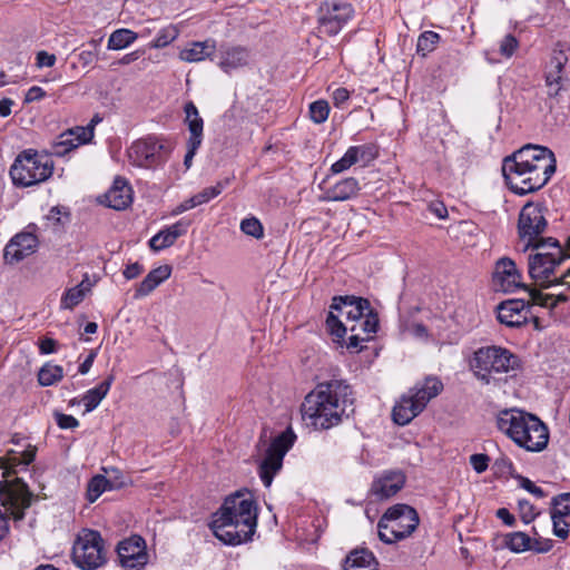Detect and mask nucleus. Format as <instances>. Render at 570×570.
Listing matches in <instances>:
<instances>
[{
  "label": "nucleus",
  "mask_w": 570,
  "mask_h": 570,
  "mask_svg": "<svg viewBox=\"0 0 570 570\" xmlns=\"http://www.w3.org/2000/svg\"><path fill=\"white\" fill-rule=\"evenodd\" d=\"M354 394L344 380H331L316 385L302 403V417L317 431L340 425L354 413Z\"/></svg>",
  "instance_id": "1"
},
{
  "label": "nucleus",
  "mask_w": 570,
  "mask_h": 570,
  "mask_svg": "<svg viewBox=\"0 0 570 570\" xmlns=\"http://www.w3.org/2000/svg\"><path fill=\"white\" fill-rule=\"evenodd\" d=\"M556 163L549 148L529 144L503 159L502 174L514 194L525 195L539 190L550 180Z\"/></svg>",
  "instance_id": "2"
},
{
  "label": "nucleus",
  "mask_w": 570,
  "mask_h": 570,
  "mask_svg": "<svg viewBox=\"0 0 570 570\" xmlns=\"http://www.w3.org/2000/svg\"><path fill=\"white\" fill-rule=\"evenodd\" d=\"M497 428L518 446L529 452H541L549 442L547 425L534 414L511 407L499 411Z\"/></svg>",
  "instance_id": "3"
},
{
  "label": "nucleus",
  "mask_w": 570,
  "mask_h": 570,
  "mask_svg": "<svg viewBox=\"0 0 570 570\" xmlns=\"http://www.w3.org/2000/svg\"><path fill=\"white\" fill-rule=\"evenodd\" d=\"M547 226L542 205L527 203L522 207L518 219V237L522 249H541L544 247L570 249V236H567L566 245L562 247L559 239L543 236Z\"/></svg>",
  "instance_id": "4"
},
{
  "label": "nucleus",
  "mask_w": 570,
  "mask_h": 570,
  "mask_svg": "<svg viewBox=\"0 0 570 570\" xmlns=\"http://www.w3.org/2000/svg\"><path fill=\"white\" fill-rule=\"evenodd\" d=\"M519 358L511 351L498 345L479 347L470 361L473 375L483 385L494 384L497 375L517 370Z\"/></svg>",
  "instance_id": "5"
},
{
  "label": "nucleus",
  "mask_w": 570,
  "mask_h": 570,
  "mask_svg": "<svg viewBox=\"0 0 570 570\" xmlns=\"http://www.w3.org/2000/svg\"><path fill=\"white\" fill-rule=\"evenodd\" d=\"M53 173V161L35 149L21 151L10 167V177L17 187H30L46 181Z\"/></svg>",
  "instance_id": "6"
},
{
  "label": "nucleus",
  "mask_w": 570,
  "mask_h": 570,
  "mask_svg": "<svg viewBox=\"0 0 570 570\" xmlns=\"http://www.w3.org/2000/svg\"><path fill=\"white\" fill-rule=\"evenodd\" d=\"M32 493L19 478L0 482V542L9 533L8 519L21 520L31 504Z\"/></svg>",
  "instance_id": "7"
},
{
  "label": "nucleus",
  "mask_w": 570,
  "mask_h": 570,
  "mask_svg": "<svg viewBox=\"0 0 570 570\" xmlns=\"http://www.w3.org/2000/svg\"><path fill=\"white\" fill-rule=\"evenodd\" d=\"M419 523V514L414 508L403 503L394 504L379 520V538L384 543H395L410 537Z\"/></svg>",
  "instance_id": "8"
},
{
  "label": "nucleus",
  "mask_w": 570,
  "mask_h": 570,
  "mask_svg": "<svg viewBox=\"0 0 570 570\" xmlns=\"http://www.w3.org/2000/svg\"><path fill=\"white\" fill-rule=\"evenodd\" d=\"M368 309H373L366 298L355 296H334L331 304V311L326 318V327L336 342L343 340L347 325L340 317L344 316L346 322L364 316Z\"/></svg>",
  "instance_id": "9"
},
{
  "label": "nucleus",
  "mask_w": 570,
  "mask_h": 570,
  "mask_svg": "<svg viewBox=\"0 0 570 570\" xmlns=\"http://www.w3.org/2000/svg\"><path fill=\"white\" fill-rule=\"evenodd\" d=\"M73 563L81 570H96L107 562L105 541L96 530H81L72 546Z\"/></svg>",
  "instance_id": "10"
},
{
  "label": "nucleus",
  "mask_w": 570,
  "mask_h": 570,
  "mask_svg": "<svg viewBox=\"0 0 570 570\" xmlns=\"http://www.w3.org/2000/svg\"><path fill=\"white\" fill-rule=\"evenodd\" d=\"M219 515L237 521L240 529L247 533H255L257 527V504L249 493L240 491L227 497L217 510Z\"/></svg>",
  "instance_id": "11"
},
{
  "label": "nucleus",
  "mask_w": 570,
  "mask_h": 570,
  "mask_svg": "<svg viewBox=\"0 0 570 570\" xmlns=\"http://www.w3.org/2000/svg\"><path fill=\"white\" fill-rule=\"evenodd\" d=\"M296 435L292 429H287L273 439L266 450V455L259 464L258 474L266 488H269L275 474L283 466V459L293 446Z\"/></svg>",
  "instance_id": "12"
},
{
  "label": "nucleus",
  "mask_w": 570,
  "mask_h": 570,
  "mask_svg": "<svg viewBox=\"0 0 570 570\" xmlns=\"http://www.w3.org/2000/svg\"><path fill=\"white\" fill-rule=\"evenodd\" d=\"M566 252H535L528 259L529 275L541 287L548 288L558 284L556 268L570 255Z\"/></svg>",
  "instance_id": "13"
},
{
  "label": "nucleus",
  "mask_w": 570,
  "mask_h": 570,
  "mask_svg": "<svg viewBox=\"0 0 570 570\" xmlns=\"http://www.w3.org/2000/svg\"><path fill=\"white\" fill-rule=\"evenodd\" d=\"M170 153L169 147L156 137H147L135 141L128 149L132 165L141 168H155L166 163Z\"/></svg>",
  "instance_id": "14"
},
{
  "label": "nucleus",
  "mask_w": 570,
  "mask_h": 570,
  "mask_svg": "<svg viewBox=\"0 0 570 570\" xmlns=\"http://www.w3.org/2000/svg\"><path fill=\"white\" fill-rule=\"evenodd\" d=\"M353 16L351 3L326 1L320 7L318 30L330 37L336 36Z\"/></svg>",
  "instance_id": "15"
},
{
  "label": "nucleus",
  "mask_w": 570,
  "mask_h": 570,
  "mask_svg": "<svg viewBox=\"0 0 570 570\" xmlns=\"http://www.w3.org/2000/svg\"><path fill=\"white\" fill-rule=\"evenodd\" d=\"M120 566L125 570H141L148 563L146 541L140 535H131L117 546Z\"/></svg>",
  "instance_id": "16"
},
{
  "label": "nucleus",
  "mask_w": 570,
  "mask_h": 570,
  "mask_svg": "<svg viewBox=\"0 0 570 570\" xmlns=\"http://www.w3.org/2000/svg\"><path fill=\"white\" fill-rule=\"evenodd\" d=\"M209 528L219 541L228 546L245 543L252 540L254 535V533H247L246 529L243 531L237 521L219 515L217 511L212 517Z\"/></svg>",
  "instance_id": "17"
},
{
  "label": "nucleus",
  "mask_w": 570,
  "mask_h": 570,
  "mask_svg": "<svg viewBox=\"0 0 570 570\" xmlns=\"http://www.w3.org/2000/svg\"><path fill=\"white\" fill-rule=\"evenodd\" d=\"M492 284L495 292L507 294L514 293L520 288L527 289V286L521 282V274L515 263L508 257H503L497 262Z\"/></svg>",
  "instance_id": "18"
},
{
  "label": "nucleus",
  "mask_w": 570,
  "mask_h": 570,
  "mask_svg": "<svg viewBox=\"0 0 570 570\" xmlns=\"http://www.w3.org/2000/svg\"><path fill=\"white\" fill-rule=\"evenodd\" d=\"M351 323L350 326L347 325V331H350L351 335L348 336L346 347L352 352H360L362 350L360 343L371 340L377 332L379 316L373 309H368L364 316Z\"/></svg>",
  "instance_id": "19"
},
{
  "label": "nucleus",
  "mask_w": 570,
  "mask_h": 570,
  "mask_svg": "<svg viewBox=\"0 0 570 570\" xmlns=\"http://www.w3.org/2000/svg\"><path fill=\"white\" fill-rule=\"evenodd\" d=\"M92 125L68 129L57 137L52 145V154L62 157L94 138Z\"/></svg>",
  "instance_id": "20"
},
{
  "label": "nucleus",
  "mask_w": 570,
  "mask_h": 570,
  "mask_svg": "<svg viewBox=\"0 0 570 570\" xmlns=\"http://www.w3.org/2000/svg\"><path fill=\"white\" fill-rule=\"evenodd\" d=\"M528 304L523 299H507L495 307L497 320L508 327H521L528 322Z\"/></svg>",
  "instance_id": "21"
},
{
  "label": "nucleus",
  "mask_w": 570,
  "mask_h": 570,
  "mask_svg": "<svg viewBox=\"0 0 570 570\" xmlns=\"http://www.w3.org/2000/svg\"><path fill=\"white\" fill-rule=\"evenodd\" d=\"M405 480V474L402 471H384L373 481L371 492L380 500L389 499L404 487Z\"/></svg>",
  "instance_id": "22"
},
{
  "label": "nucleus",
  "mask_w": 570,
  "mask_h": 570,
  "mask_svg": "<svg viewBox=\"0 0 570 570\" xmlns=\"http://www.w3.org/2000/svg\"><path fill=\"white\" fill-rule=\"evenodd\" d=\"M106 205L116 210L126 209L132 203V189L122 177H116L112 186L105 194Z\"/></svg>",
  "instance_id": "23"
},
{
  "label": "nucleus",
  "mask_w": 570,
  "mask_h": 570,
  "mask_svg": "<svg viewBox=\"0 0 570 570\" xmlns=\"http://www.w3.org/2000/svg\"><path fill=\"white\" fill-rule=\"evenodd\" d=\"M361 190L360 183L354 177L341 179L321 196L322 202H346L358 195Z\"/></svg>",
  "instance_id": "24"
},
{
  "label": "nucleus",
  "mask_w": 570,
  "mask_h": 570,
  "mask_svg": "<svg viewBox=\"0 0 570 570\" xmlns=\"http://www.w3.org/2000/svg\"><path fill=\"white\" fill-rule=\"evenodd\" d=\"M173 272L168 264L153 268L136 288L135 297H145L153 293L160 284L167 281Z\"/></svg>",
  "instance_id": "25"
},
{
  "label": "nucleus",
  "mask_w": 570,
  "mask_h": 570,
  "mask_svg": "<svg viewBox=\"0 0 570 570\" xmlns=\"http://www.w3.org/2000/svg\"><path fill=\"white\" fill-rule=\"evenodd\" d=\"M249 59L248 50L240 46H226L220 48L219 68L225 72L244 67Z\"/></svg>",
  "instance_id": "26"
},
{
  "label": "nucleus",
  "mask_w": 570,
  "mask_h": 570,
  "mask_svg": "<svg viewBox=\"0 0 570 570\" xmlns=\"http://www.w3.org/2000/svg\"><path fill=\"white\" fill-rule=\"evenodd\" d=\"M443 390V383L435 376H428L423 382L417 383L414 387L409 391V394L413 400L419 403H423L422 410L425 409L428 403L436 397Z\"/></svg>",
  "instance_id": "27"
},
{
  "label": "nucleus",
  "mask_w": 570,
  "mask_h": 570,
  "mask_svg": "<svg viewBox=\"0 0 570 570\" xmlns=\"http://www.w3.org/2000/svg\"><path fill=\"white\" fill-rule=\"evenodd\" d=\"M422 405L423 403L416 404L409 393L402 395L392 410L393 421L399 425L409 424L423 411Z\"/></svg>",
  "instance_id": "28"
},
{
  "label": "nucleus",
  "mask_w": 570,
  "mask_h": 570,
  "mask_svg": "<svg viewBox=\"0 0 570 570\" xmlns=\"http://www.w3.org/2000/svg\"><path fill=\"white\" fill-rule=\"evenodd\" d=\"M216 51V41L207 39L205 41H194L179 52V58L186 62H199L205 59H213Z\"/></svg>",
  "instance_id": "29"
},
{
  "label": "nucleus",
  "mask_w": 570,
  "mask_h": 570,
  "mask_svg": "<svg viewBox=\"0 0 570 570\" xmlns=\"http://www.w3.org/2000/svg\"><path fill=\"white\" fill-rule=\"evenodd\" d=\"M377 564L372 551L356 548L345 557L343 570H376Z\"/></svg>",
  "instance_id": "30"
},
{
  "label": "nucleus",
  "mask_w": 570,
  "mask_h": 570,
  "mask_svg": "<svg viewBox=\"0 0 570 570\" xmlns=\"http://www.w3.org/2000/svg\"><path fill=\"white\" fill-rule=\"evenodd\" d=\"M185 111V124L187 125L188 131L190 134L188 138V142H203V131H204V120L199 116L198 109L193 101H188L184 107Z\"/></svg>",
  "instance_id": "31"
},
{
  "label": "nucleus",
  "mask_w": 570,
  "mask_h": 570,
  "mask_svg": "<svg viewBox=\"0 0 570 570\" xmlns=\"http://www.w3.org/2000/svg\"><path fill=\"white\" fill-rule=\"evenodd\" d=\"M115 381V375L109 374L100 384H98L96 387L88 390L85 395L82 396V402L85 404V412L89 413L94 411L100 402L106 397L108 394L111 384Z\"/></svg>",
  "instance_id": "32"
},
{
  "label": "nucleus",
  "mask_w": 570,
  "mask_h": 570,
  "mask_svg": "<svg viewBox=\"0 0 570 570\" xmlns=\"http://www.w3.org/2000/svg\"><path fill=\"white\" fill-rule=\"evenodd\" d=\"M187 225L177 223L167 229L159 232L149 239L150 249H166L174 245L175 240L186 232Z\"/></svg>",
  "instance_id": "33"
},
{
  "label": "nucleus",
  "mask_w": 570,
  "mask_h": 570,
  "mask_svg": "<svg viewBox=\"0 0 570 570\" xmlns=\"http://www.w3.org/2000/svg\"><path fill=\"white\" fill-rule=\"evenodd\" d=\"M35 230L36 226L29 225L26 230L18 233L10 239L4 249H9L12 246H16L17 249H35L39 245Z\"/></svg>",
  "instance_id": "34"
},
{
  "label": "nucleus",
  "mask_w": 570,
  "mask_h": 570,
  "mask_svg": "<svg viewBox=\"0 0 570 570\" xmlns=\"http://www.w3.org/2000/svg\"><path fill=\"white\" fill-rule=\"evenodd\" d=\"M137 38L138 33L130 29H117L110 35L107 47L109 50H121L134 43Z\"/></svg>",
  "instance_id": "35"
},
{
  "label": "nucleus",
  "mask_w": 570,
  "mask_h": 570,
  "mask_svg": "<svg viewBox=\"0 0 570 570\" xmlns=\"http://www.w3.org/2000/svg\"><path fill=\"white\" fill-rule=\"evenodd\" d=\"M531 302L535 305H540L542 307L554 308L559 303H564L568 301V296L564 293H559L557 295L553 294H543L537 288L528 289Z\"/></svg>",
  "instance_id": "36"
},
{
  "label": "nucleus",
  "mask_w": 570,
  "mask_h": 570,
  "mask_svg": "<svg viewBox=\"0 0 570 570\" xmlns=\"http://www.w3.org/2000/svg\"><path fill=\"white\" fill-rule=\"evenodd\" d=\"M63 370L60 365L46 363L38 372V382L41 386H50L61 381Z\"/></svg>",
  "instance_id": "37"
},
{
  "label": "nucleus",
  "mask_w": 570,
  "mask_h": 570,
  "mask_svg": "<svg viewBox=\"0 0 570 570\" xmlns=\"http://www.w3.org/2000/svg\"><path fill=\"white\" fill-rule=\"evenodd\" d=\"M440 39V35L434 31L429 30L422 32L416 42V52L422 57H425L436 48Z\"/></svg>",
  "instance_id": "38"
},
{
  "label": "nucleus",
  "mask_w": 570,
  "mask_h": 570,
  "mask_svg": "<svg viewBox=\"0 0 570 570\" xmlns=\"http://www.w3.org/2000/svg\"><path fill=\"white\" fill-rule=\"evenodd\" d=\"M110 481L104 475L94 476L87 487V499L89 502H95L106 490L110 489Z\"/></svg>",
  "instance_id": "39"
},
{
  "label": "nucleus",
  "mask_w": 570,
  "mask_h": 570,
  "mask_svg": "<svg viewBox=\"0 0 570 570\" xmlns=\"http://www.w3.org/2000/svg\"><path fill=\"white\" fill-rule=\"evenodd\" d=\"M86 295L87 294L85 293V291L78 287L77 285L71 288H68L60 299V307L62 309H73L78 304H80L83 301Z\"/></svg>",
  "instance_id": "40"
},
{
  "label": "nucleus",
  "mask_w": 570,
  "mask_h": 570,
  "mask_svg": "<svg viewBox=\"0 0 570 570\" xmlns=\"http://www.w3.org/2000/svg\"><path fill=\"white\" fill-rule=\"evenodd\" d=\"M508 548L513 552H523L530 550L531 539L523 532H514L507 537Z\"/></svg>",
  "instance_id": "41"
},
{
  "label": "nucleus",
  "mask_w": 570,
  "mask_h": 570,
  "mask_svg": "<svg viewBox=\"0 0 570 570\" xmlns=\"http://www.w3.org/2000/svg\"><path fill=\"white\" fill-rule=\"evenodd\" d=\"M179 36V31L175 26H167L159 30L156 38L150 43L151 48H164L170 45Z\"/></svg>",
  "instance_id": "42"
},
{
  "label": "nucleus",
  "mask_w": 570,
  "mask_h": 570,
  "mask_svg": "<svg viewBox=\"0 0 570 570\" xmlns=\"http://www.w3.org/2000/svg\"><path fill=\"white\" fill-rule=\"evenodd\" d=\"M229 184L230 179L226 178L224 180L217 181L216 185L206 187L202 191L197 193L195 196L199 205L206 204L210 199L217 197Z\"/></svg>",
  "instance_id": "43"
},
{
  "label": "nucleus",
  "mask_w": 570,
  "mask_h": 570,
  "mask_svg": "<svg viewBox=\"0 0 570 570\" xmlns=\"http://www.w3.org/2000/svg\"><path fill=\"white\" fill-rule=\"evenodd\" d=\"M351 148L357 157V161H363L364 165L373 161L379 156L377 147L374 144L351 146Z\"/></svg>",
  "instance_id": "44"
},
{
  "label": "nucleus",
  "mask_w": 570,
  "mask_h": 570,
  "mask_svg": "<svg viewBox=\"0 0 570 570\" xmlns=\"http://www.w3.org/2000/svg\"><path fill=\"white\" fill-rule=\"evenodd\" d=\"M551 515L559 518L570 515V493H561L552 499Z\"/></svg>",
  "instance_id": "45"
},
{
  "label": "nucleus",
  "mask_w": 570,
  "mask_h": 570,
  "mask_svg": "<svg viewBox=\"0 0 570 570\" xmlns=\"http://www.w3.org/2000/svg\"><path fill=\"white\" fill-rule=\"evenodd\" d=\"M330 106L325 100H316L309 105V116L315 124H323L328 118Z\"/></svg>",
  "instance_id": "46"
},
{
  "label": "nucleus",
  "mask_w": 570,
  "mask_h": 570,
  "mask_svg": "<svg viewBox=\"0 0 570 570\" xmlns=\"http://www.w3.org/2000/svg\"><path fill=\"white\" fill-rule=\"evenodd\" d=\"M357 157L352 151L350 147L346 153L331 166V171L333 174H341L347 169H350L353 165L357 164Z\"/></svg>",
  "instance_id": "47"
},
{
  "label": "nucleus",
  "mask_w": 570,
  "mask_h": 570,
  "mask_svg": "<svg viewBox=\"0 0 570 570\" xmlns=\"http://www.w3.org/2000/svg\"><path fill=\"white\" fill-rule=\"evenodd\" d=\"M240 229L244 234L255 238L263 236V226L261 222L255 217L243 219L240 223Z\"/></svg>",
  "instance_id": "48"
},
{
  "label": "nucleus",
  "mask_w": 570,
  "mask_h": 570,
  "mask_svg": "<svg viewBox=\"0 0 570 570\" xmlns=\"http://www.w3.org/2000/svg\"><path fill=\"white\" fill-rule=\"evenodd\" d=\"M53 416L57 425L62 430H72L79 426V421L72 415L55 412Z\"/></svg>",
  "instance_id": "49"
},
{
  "label": "nucleus",
  "mask_w": 570,
  "mask_h": 570,
  "mask_svg": "<svg viewBox=\"0 0 570 570\" xmlns=\"http://www.w3.org/2000/svg\"><path fill=\"white\" fill-rule=\"evenodd\" d=\"M518 48V40L513 35H507L500 42V53L510 58Z\"/></svg>",
  "instance_id": "50"
},
{
  "label": "nucleus",
  "mask_w": 570,
  "mask_h": 570,
  "mask_svg": "<svg viewBox=\"0 0 570 570\" xmlns=\"http://www.w3.org/2000/svg\"><path fill=\"white\" fill-rule=\"evenodd\" d=\"M514 478L519 481V484H520L521 488H523L524 490H527L528 492H530L534 497H537V498H544L546 497V492L543 491V489H541L540 487L535 485L528 478L519 475V474L515 475Z\"/></svg>",
  "instance_id": "51"
},
{
  "label": "nucleus",
  "mask_w": 570,
  "mask_h": 570,
  "mask_svg": "<svg viewBox=\"0 0 570 570\" xmlns=\"http://www.w3.org/2000/svg\"><path fill=\"white\" fill-rule=\"evenodd\" d=\"M553 522V533L558 538L566 539L569 534V523L566 522L564 518L551 515Z\"/></svg>",
  "instance_id": "52"
},
{
  "label": "nucleus",
  "mask_w": 570,
  "mask_h": 570,
  "mask_svg": "<svg viewBox=\"0 0 570 570\" xmlns=\"http://www.w3.org/2000/svg\"><path fill=\"white\" fill-rule=\"evenodd\" d=\"M490 458L487 454L478 453L470 456V463L478 473L488 469Z\"/></svg>",
  "instance_id": "53"
},
{
  "label": "nucleus",
  "mask_w": 570,
  "mask_h": 570,
  "mask_svg": "<svg viewBox=\"0 0 570 570\" xmlns=\"http://www.w3.org/2000/svg\"><path fill=\"white\" fill-rule=\"evenodd\" d=\"M519 509L525 523H530L535 518L533 505L528 500H519Z\"/></svg>",
  "instance_id": "54"
},
{
  "label": "nucleus",
  "mask_w": 570,
  "mask_h": 570,
  "mask_svg": "<svg viewBox=\"0 0 570 570\" xmlns=\"http://www.w3.org/2000/svg\"><path fill=\"white\" fill-rule=\"evenodd\" d=\"M494 466L502 474H508V475H511L513 478L515 476L513 474L514 465H513L512 461L510 459H508V458H500V459L495 460Z\"/></svg>",
  "instance_id": "55"
},
{
  "label": "nucleus",
  "mask_w": 570,
  "mask_h": 570,
  "mask_svg": "<svg viewBox=\"0 0 570 570\" xmlns=\"http://www.w3.org/2000/svg\"><path fill=\"white\" fill-rule=\"evenodd\" d=\"M38 68L52 67L56 63V56L47 51H39L36 57Z\"/></svg>",
  "instance_id": "56"
},
{
  "label": "nucleus",
  "mask_w": 570,
  "mask_h": 570,
  "mask_svg": "<svg viewBox=\"0 0 570 570\" xmlns=\"http://www.w3.org/2000/svg\"><path fill=\"white\" fill-rule=\"evenodd\" d=\"M57 341L51 337H43L38 344L41 354H52L57 352Z\"/></svg>",
  "instance_id": "57"
},
{
  "label": "nucleus",
  "mask_w": 570,
  "mask_h": 570,
  "mask_svg": "<svg viewBox=\"0 0 570 570\" xmlns=\"http://www.w3.org/2000/svg\"><path fill=\"white\" fill-rule=\"evenodd\" d=\"M335 107H341L350 99V91L344 87H338L332 95Z\"/></svg>",
  "instance_id": "58"
},
{
  "label": "nucleus",
  "mask_w": 570,
  "mask_h": 570,
  "mask_svg": "<svg viewBox=\"0 0 570 570\" xmlns=\"http://www.w3.org/2000/svg\"><path fill=\"white\" fill-rule=\"evenodd\" d=\"M46 96L45 90L39 86H32L24 96V102H32L42 99Z\"/></svg>",
  "instance_id": "59"
},
{
  "label": "nucleus",
  "mask_w": 570,
  "mask_h": 570,
  "mask_svg": "<svg viewBox=\"0 0 570 570\" xmlns=\"http://www.w3.org/2000/svg\"><path fill=\"white\" fill-rule=\"evenodd\" d=\"M96 50L86 49L78 55V60L82 67L90 66L97 59Z\"/></svg>",
  "instance_id": "60"
},
{
  "label": "nucleus",
  "mask_w": 570,
  "mask_h": 570,
  "mask_svg": "<svg viewBox=\"0 0 570 570\" xmlns=\"http://www.w3.org/2000/svg\"><path fill=\"white\" fill-rule=\"evenodd\" d=\"M24 252H3V261L7 265H14L26 258Z\"/></svg>",
  "instance_id": "61"
},
{
  "label": "nucleus",
  "mask_w": 570,
  "mask_h": 570,
  "mask_svg": "<svg viewBox=\"0 0 570 570\" xmlns=\"http://www.w3.org/2000/svg\"><path fill=\"white\" fill-rule=\"evenodd\" d=\"M200 146H202V144L188 142L187 141V153H186V155L184 157V165H185V167L187 169L190 168L191 163H193V158L196 155V153H197V150L199 149Z\"/></svg>",
  "instance_id": "62"
},
{
  "label": "nucleus",
  "mask_w": 570,
  "mask_h": 570,
  "mask_svg": "<svg viewBox=\"0 0 570 570\" xmlns=\"http://www.w3.org/2000/svg\"><path fill=\"white\" fill-rule=\"evenodd\" d=\"M142 271H144V267L140 264L134 263L126 267V269L124 271V276L127 279H132V278H136L138 275H140V273Z\"/></svg>",
  "instance_id": "63"
},
{
  "label": "nucleus",
  "mask_w": 570,
  "mask_h": 570,
  "mask_svg": "<svg viewBox=\"0 0 570 570\" xmlns=\"http://www.w3.org/2000/svg\"><path fill=\"white\" fill-rule=\"evenodd\" d=\"M429 209L440 219H443L448 216V209L442 203H432L429 206Z\"/></svg>",
  "instance_id": "64"
}]
</instances>
